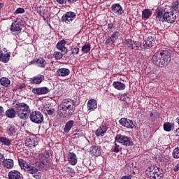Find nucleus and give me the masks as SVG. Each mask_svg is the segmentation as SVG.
<instances>
[{
	"instance_id": "obj_1",
	"label": "nucleus",
	"mask_w": 179,
	"mask_h": 179,
	"mask_svg": "<svg viewBox=\"0 0 179 179\" xmlns=\"http://www.w3.org/2000/svg\"><path fill=\"white\" fill-rule=\"evenodd\" d=\"M76 108V101L71 99H66L62 101L57 107V115L61 118L72 117Z\"/></svg>"
},
{
	"instance_id": "obj_2",
	"label": "nucleus",
	"mask_w": 179,
	"mask_h": 179,
	"mask_svg": "<svg viewBox=\"0 0 179 179\" xmlns=\"http://www.w3.org/2000/svg\"><path fill=\"white\" fill-rule=\"evenodd\" d=\"M151 61L159 68H166L171 62V53L169 50H159L152 57Z\"/></svg>"
},
{
	"instance_id": "obj_3",
	"label": "nucleus",
	"mask_w": 179,
	"mask_h": 179,
	"mask_svg": "<svg viewBox=\"0 0 179 179\" xmlns=\"http://www.w3.org/2000/svg\"><path fill=\"white\" fill-rule=\"evenodd\" d=\"M14 108L17 111V115L20 120H27L30 115V106L24 102L17 101L14 105Z\"/></svg>"
},
{
	"instance_id": "obj_4",
	"label": "nucleus",
	"mask_w": 179,
	"mask_h": 179,
	"mask_svg": "<svg viewBox=\"0 0 179 179\" xmlns=\"http://www.w3.org/2000/svg\"><path fill=\"white\" fill-rule=\"evenodd\" d=\"M18 162L21 169L24 170V171H27L28 174H31L36 179L41 178V172H38V169L36 166L27 163L23 159H18Z\"/></svg>"
},
{
	"instance_id": "obj_5",
	"label": "nucleus",
	"mask_w": 179,
	"mask_h": 179,
	"mask_svg": "<svg viewBox=\"0 0 179 179\" xmlns=\"http://www.w3.org/2000/svg\"><path fill=\"white\" fill-rule=\"evenodd\" d=\"M145 176L150 179H162L164 177L163 171L157 166H151L145 170Z\"/></svg>"
},
{
	"instance_id": "obj_6",
	"label": "nucleus",
	"mask_w": 179,
	"mask_h": 179,
	"mask_svg": "<svg viewBox=\"0 0 179 179\" xmlns=\"http://www.w3.org/2000/svg\"><path fill=\"white\" fill-rule=\"evenodd\" d=\"M115 142L121 143L124 146H134V142H132L131 137L122 134H117L115 137Z\"/></svg>"
},
{
	"instance_id": "obj_7",
	"label": "nucleus",
	"mask_w": 179,
	"mask_h": 179,
	"mask_svg": "<svg viewBox=\"0 0 179 179\" xmlns=\"http://www.w3.org/2000/svg\"><path fill=\"white\" fill-rule=\"evenodd\" d=\"M29 118L34 124H41L44 121V116L41 112L35 110L29 113Z\"/></svg>"
},
{
	"instance_id": "obj_8",
	"label": "nucleus",
	"mask_w": 179,
	"mask_h": 179,
	"mask_svg": "<svg viewBox=\"0 0 179 179\" xmlns=\"http://www.w3.org/2000/svg\"><path fill=\"white\" fill-rule=\"evenodd\" d=\"M119 123L122 127H124V128H127V129H135V128H136V122H133L127 117L121 118L119 120Z\"/></svg>"
},
{
	"instance_id": "obj_9",
	"label": "nucleus",
	"mask_w": 179,
	"mask_h": 179,
	"mask_svg": "<svg viewBox=\"0 0 179 179\" xmlns=\"http://www.w3.org/2000/svg\"><path fill=\"white\" fill-rule=\"evenodd\" d=\"M76 19V13L73 11L66 12L62 17V22H64L66 24H69Z\"/></svg>"
},
{
	"instance_id": "obj_10",
	"label": "nucleus",
	"mask_w": 179,
	"mask_h": 179,
	"mask_svg": "<svg viewBox=\"0 0 179 179\" xmlns=\"http://www.w3.org/2000/svg\"><path fill=\"white\" fill-rule=\"evenodd\" d=\"M22 21L20 18H16L12 22L10 27V31L13 32L17 31V33H20V31H22Z\"/></svg>"
},
{
	"instance_id": "obj_11",
	"label": "nucleus",
	"mask_w": 179,
	"mask_h": 179,
	"mask_svg": "<svg viewBox=\"0 0 179 179\" xmlns=\"http://www.w3.org/2000/svg\"><path fill=\"white\" fill-rule=\"evenodd\" d=\"M177 20V15L173 13V11H166L164 13V21L162 23L166 22V23L173 24Z\"/></svg>"
},
{
	"instance_id": "obj_12",
	"label": "nucleus",
	"mask_w": 179,
	"mask_h": 179,
	"mask_svg": "<svg viewBox=\"0 0 179 179\" xmlns=\"http://www.w3.org/2000/svg\"><path fill=\"white\" fill-rule=\"evenodd\" d=\"M124 43L127 47V48L135 50L136 51L139 50V47L141 45V43H139L138 41H132V39H125Z\"/></svg>"
},
{
	"instance_id": "obj_13",
	"label": "nucleus",
	"mask_w": 179,
	"mask_h": 179,
	"mask_svg": "<svg viewBox=\"0 0 179 179\" xmlns=\"http://www.w3.org/2000/svg\"><path fill=\"white\" fill-rule=\"evenodd\" d=\"M38 145V140L36 136H29L25 140V146L28 148H36Z\"/></svg>"
},
{
	"instance_id": "obj_14",
	"label": "nucleus",
	"mask_w": 179,
	"mask_h": 179,
	"mask_svg": "<svg viewBox=\"0 0 179 179\" xmlns=\"http://www.w3.org/2000/svg\"><path fill=\"white\" fill-rule=\"evenodd\" d=\"M31 92L34 93V94L41 96L43 94H47L48 93H50V89L47 87H36L33 88Z\"/></svg>"
},
{
	"instance_id": "obj_15",
	"label": "nucleus",
	"mask_w": 179,
	"mask_h": 179,
	"mask_svg": "<svg viewBox=\"0 0 179 179\" xmlns=\"http://www.w3.org/2000/svg\"><path fill=\"white\" fill-rule=\"evenodd\" d=\"M155 43H156L155 37L149 36L143 41V46H144L145 48H152V47L155 45Z\"/></svg>"
},
{
	"instance_id": "obj_16",
	"label": "nucleus",
	"mask_w": 179,
	"mask_h": 179,
	"mask_svg": "<svg viewBox=\"0 0 179 179\" xmlns=\"http://www.w3.org/2000/svg\"><path fill=\"white\" fill-rule=\"evenodd\" d=\"M111 10L113 13H115V15H122L124 13V9L122 8V6L120 5V3H114L111 6Z\"/></svg>"
},
{
	"instance_id": "obj_17",
	"label": "nucleus",
	"mask_w": 179,
	"mask_h": 179,
	"mask_svg": "<svg viewBox=\"0 0 179 179\" xmlns=\"http://www.w3.org/2000/svg\"><path fill=\"white\" fill-rule=\"evenodd\" d=\"M118 37H120V31H116L106 39V43L109 44V45H113L118 40Z\"/></svg>"
},
{
	"instance_id": "obj_18",
	"label": "nucleus",
	"mask_w": 179,
	"mask_h": 179,
	"mask_svg": "<svg viewBox=\"0 0 179 179\" xmlns=\"http://www.w3.org/2000/svg\"><path fill=\"white\" fill-rule=\"evenodd\" d=\"M71 73V70L66 68H59L56 71V75L61 78H65Z\"/></svg>"
},
{
	"instance_id": "obj_19",
	"label": "nucleus",
	"mask_w": 179,
	"mask_h": 179,
	"mask_svg": "<svg viewBox=\"0 0 179 179\" xmlns=\"http://www.w3.org/2000/svg\"><path fill=\"white\" fill-rule=\"evenodd\" d=\"M43 80L44 76L38 74L30 78L29 83H31V85H40V83H41Z\"/></svg>"
},
{
	"instance_id": "obj_20",
	"label": "nucleus",
	"mask_w": 179,
	"mask_h": 179,
	"mask_svg": "<svg viewBox=\"0 0 179 179\" xmlns=\"http://www.w3.org/2000/svg\"><path fill=\"white\" fill-rule=\"evenodd\" d=\"M166 11H164V9L163 8H158L155 10V17L157 20L159 22H164V13Z\"/></svg>"
},
{
	"instance_id": "obj_21",
	"label": "nucleus",
	"mask_w": 179,
	"mask_h": 179,
	"mask_svg": "<svg viewBox=\"0 0 179 179\" xmlns=\"http://www.w3.org/2000/svg\"><path fill=\"white\" fill-rule=\"evenodd\" d=\"M68 162L71 166H76L78 163V157L75 152H69L68 155Z\"/></svg>"
},
{
	"instance_id": "obj_22",
	"label": "nucleus",
	"mask_w": 179,
	"mask_h": 179,
	"mask_svg": "<svg viewBox=\"0 0 179 179\" xmlns=\"http://www.w3.org/2000/svg\"><path fill=\"white\" fill-rule=\"evenodd\" d=\"M66 44V41L62 39V41H59L57 43L56 48H57V50H60V51H62V52H64V54H67L68 49L65 47Z\"/></svg>"
},
{
	"instance_id": "obj_23",
	"label": "nucleus",
	"mask_w": 179,
	"mask_h": 179,
	"mask_svg": "<svg viewBox=\"0 0 179 179\" xmlns=\"http://www.w3.org/2000/svg\"><path fill=\"white\" fill-rule=\"evenodd\" d=\"M107 129H108V128L107 127V126H100L95 131V134L96 136H104V135L106 134L107 132Z\"/></svg>"
},
{
	"instance_id": "obj_24",
	"label": "nucleus",
	"mask_w": 179,
	"mask_h": 179,
	"mask_svg": "<svg viewBox=\"0 0 179 179\" xmlns=\"http://www.w3.org/2000/svg\"><path fill=\"white\" fill-rule=\"evenodd\" d=\"M10 58V52L3 53L2 52V51H1L0 61L1 62L6 64V62H9Z\"/></svg>"
},
{
	"instance_id": "obj_25",
	"label": "nucleus",
	"mask_w": 179,
	"mask_h": 179,
	"mask_svg": "<svg viewBox=\"0 0 179 179\" xmlns=\"http://www.w3.org/2000/svg\"><path fill=\"white\" fill-rule=\"evenodd\" d=\"M97 108V101L94 99H90L87 102V109L94 111Z\"/></svg>"
},
{
	"instance_id": "obj_26",
	"label": "nucleus",
	"mask_w": 179,
	"mask_h": 179,
	"mask_svg": "<svg viewBox=\"0 0 179 179\" xmlns=\"http://www.w3.org/2000/svg\"><path fill=\"white\" fill-rule=\"evenodd\" d=\"M20 176H22V174H20V172L16 170L10 171L8 173L9 179H20Z\"/></svg>"
},
{
	"instance_id": "obj_27",
	"label": "nucleus",
	"mask_w": 179,
	"mask_h": 179,
	"mask_svg": "<svg viewBox=\"0 0 179 179\" xmlns=\"http://www.w3.org/2000/svg\"><path fill=\"white\" fill-rule=\"evenodd\" d=\"M16 114H17V112L16 109L15 110L13 108H10L6 111V115L8 118H15Z\"/></svg>"
},
{
	"instance_id": "obj_28",
	"label": "nucleus",
	"mask_w": 179,
	"mask_h": 179,
	"mask_svg": "<svg viewBox=\"0 0 179 179\" xmlns=\"http://www.w3.org/2000/svg\"><path fill=\"white\" fill-rule=\"evenodd\" d=\"M74 124H75V121L73 120L68 121L66 123L65 127L64 128V132H65V134H69V131L72 129V127H73Z\"/></svg>"
},
{
	"instance_id": "obj_29",
	"label": "nucleus",
	"mask_w": 179,
	"mask_h": 179,
	"mask_svg": "<svg viewBox=\"0 0 179 179\" xmlns=\"http://www.w3.org/2000/svg\"><path fill=\"white\" fill-rule=\"evenodd\" d=\"M113 86L117 90H125V84L120 82V81H114L113 83Z\"/></svg>"
},
{
	"instance_id": "obj_30",
	"label": "nucleus",
	"mask_w": 179,
	"mask_h": 179,
	"mask_svg": "<svg viewBox=\"0 0 179 179\" xmlns=\"http://www.w3.org/2000/svg\"><path fill=\"white\" fill-rule=\"evenodd\" d=\"M150 16H152V10H150V9L147 8L142 11V19L143 20H148Z\"/></svg>"
},
{
	"instance_id": "obj_31",
	"label": "nucleus",
	"mask_w": 179,
	"mask_h": 179,
	"mask_svg": "<svg viewBox=\"0 0 179 179\" xmlns=\"http://www.w3.org/2000/svg\"><path fill=\"white\" fill-rule=\"evenodd\" d=\"M2 164H3V166L6 167V169H12L14 166L13 159H3Z\"/></svg>"
},
{
	"instance_id": "obj_32",
	"label": "nucleus",
	"mask_w": 179,
	"mask_h": 179,
	"mask_svg": "<svg viewBox=\"0 0 179 179\" xmlns=\"http://www.w3.org/2000/svg\"><path fill=\"white\" fill-rule=\"evenodd\" d=\"M171 12L175 13H179V1L172 2L171 6Z\"/></svg>"
},
{
	"instance_id": "obj_33",
	"label": "nucleus",
	"mask_w": 179,
	"mask_h": 179,
	"mask_svg": "<svg viewBox=\"0 0 179 179\" xmlns=\"http://www.w3.org/2000/svg\"><path fill=\"white\" fill-rule=\"evenodd\" d=\"M0 84L4 87H8V85H10V80L6 77H2L0 78Z\"/></svg>"
},
{
	"instance_id": "obj_34",
	"label": "nucleus",
	"mask_w": 179,
	"mask_h": 179,
	"mask_svg": "<svg viewBox=\"0 0 179 179\" xmlns=\"http://www.w3.org/2000/svg\"><path fill=\"white\" fill-rule=\"evenodd\" d=\"M37 65L39 68H45V65H47V62L44 58L39 57L37 59Z\"/></svg>"
},
{
	"instance_id": "obj_35",
	"label": "nucleus",
	"mask_w": 179,
	"mask_h": 179,
	"mask_svg": "<svg viewBox=\"0 0 179 179\" xmlns=\"http://www.w3.org/2000/svg\"><path fill=\"white\" fill-rule=\"evenodd\" d=\"M38 162H48V157H46L45 154L41 153L37 158Z\"/></svg>"
},
{
	"instance_id": "obj_36",
	"label": "nucleus",
	"mask_w": 179,
	"mask_h": 179,
	"mask_svg": "<svg viewBox=\"0 0 179 179\" xmlns=\"http://www.w3.org/2000/svg\"><path fill=\"white\" fill-rule=\"evenodd\" d=\"M16 127L13 125H10L8 127H7V132L8 134L10 135V136H12V135H15L16 134Z\"/></svg>"
},
{
	"instance_id": "obj_37",
	"label": "nucleus",
	"mask_w": 179,
	"mask_h": 179,
	"mask_svg": "<svg viewBox=\"0 0 179 179\" xmlns=\"http://www.w3.org/2000/svg\"><path fill=\"white\" fill-rule=\"evenodd\" d=\"M91 152L93 153L94 156H100L101 152H100V148L97 146H92Z\"/></svg>"
},
{
	"instance_id": "obj_38",
	"label": "nucleus",
	"mask_w": 179,
	"mask_h": 179,
	"mask_svg": "<svg viewBox=\"0 0 179 179\" xmlns=\"http://www.w3.org/2000/svg\"><path fill=\"white\" fill-rule=\"evenodd\" d=\"M71 55H78V54H79V47L76 46V45H72L71 48Z\"/></svg>"
},
{
	"instance_id": "obj_39",
	"label": "nucleus",
	"mask_w": 179,
	"mask_h": 179,
	"mask_svg": "<svg viewBox=\"0 0 179 179\" xmlns=\"http://www.w3.org/2000/svg\"><path fill=\"white\" fill-rule=\"evenodd\" d=\"M0 142L5 146H9L10 145V140L6 137H0Z\"/></svg>"
},
{
	"instance_id": "obj_40",
	"label": "nucleus",
	"mask_w": 179,
	"mask_h": 179,
	"mask_svg": "<svg viewBox=\"0 0 179 179\" xmlns=\"http://www.w3.org/2000/svg\"><path fill=\"white\" fill-rule=\"evenodd\" d=\"M158 117H159V115H157V113H156V112L150 113V121H151L152 122H155V121H156V120H157Z\"/></svg>"
},
{
	"instance_id": "obj_41",
	"label": "nucleus",
	"mask_w": 179,
	"mask_h": 179,
	"mask_svg": "<svg viewBox=\"0 0 179 179\" xmlns=\"http://www.w3.org/2000/svg\"><path fill=\"white\" fill-rule=\"evenodd\" d=\"M172 157L173 159H179V147L173 149L172 152Z\"/></svg>"
},
{
	"instance_id": "obj_42",
	"label": "nucleus",
	"mask_w": 179,
	"mask_h": 179,
	"mask_svg": "<svg viewBox=\"0 0 179 179\" xmlns=\"http://www.w3.org/2000/svg\"><path fill=\"white\" fill-rule=\"evenodd\" d=\"M121 150H122V148H120L117 143H115V146L112 147V152L118 153L119 152H121Z\"/></svg>"
},
{
	"instance_id": "obj_43",
	"label": "nucleus",
	"mask_w": 179,
	"mask_h": 179,
	"mask_svg": "<svg viewBox=\"0 0 179 179\" xmlns=\"http://www.w3.org/2000/svg\"><path fill=\"white\" fill-rule=\"evenodd\" d=\"M90 45L89 44H85L83 47H82V51L83 52H85V54H87V52H90Z\"/></svg>"
},
{
	"instance_id": "obj_44",
	"label": "nucleus",
	"mask_w": 179,
	"mask_h": 179,
	"mask_svg": "<svg viewBox=\"0 0 179 179\" xmlns=\"http://www.w3.org/2000/svg\"><path fill=\"white\" fill-rule=\"evenodd\" d=\"M172 124L170 122H166L164 124V131H166V132H170V131H171V127H172Z\"/></svg>"
},
{
	"instance_id": "obj_45",
	"label": "nucleus",
	"mask_w": 179,
	"mask_h": 179,
	"mask_svg": "<svg viewBox=\"0 0 179 179\" xmlns=\"http://www.w3.org/2000/svg\"><path fill=\"white\" fill-rule=\"evenodd\" d=\"M53 57L57 60L62 59V57H64V55H62L60 52H54Z\"/></svg>"
},
{
	"instance_id": "obj_46",
	"label": "nucleus",
	"mask_w": 179,
	"mask_h": 179,
	"mask_svg": "<svg viewBox=\"0 0 179 179\" xmlns=\"http://www.w3.org/2000/svg\"><path fill=\"white\" fill-rule=\"evenodd\" d=\"M66 171L70 177H75V170L71 167H67Z\"/></svg>"
},
{
	"instance_id": "obj_47",
	"label": "nucleus",
	"mask_w": 179,
	"mask_h": 179,
	"mask_svg": "<svg viewBox=\"0 0 179 179\" xmlns=\"http://www.w3.org/2000/svg\"><path fill=\"white\" fill-rule=\"evenodd\" d=\"M25 10L24 8H18L15 10V11L14 12V15H20L22 13H24Z\"/></svg>"
},
{
	"instance_id": "obj_48",
	"label": "nucleus",
	"mask_w": 179,
	"mask_h": 179,
	"mask_svg": "<svg viewBox=\"0 0 179 179\" xmlns=\"http://www.w3.org/2000/svg\"><path fill=\"white\" fill-rule=\"evenodd\" d=\"M38 163H39L38 164V167L41 170H44L47 167V163L48 162H38Z\"/></svg>"
},
{
	"instance_id": "obj_49",
	"label": "nucleus",
	"mask_w": 179,
	"mask_h": 179,
	"mask_svg": "<svg viewBox=\"0 0 179 179\" xmlns=\"http://www.w3.org/2000/svg\"><path fill=\"white\" fill-rule=\"evenodd\" d=\"M45 10H43V7H40L39 8V11H38V14L40 15V16H41L42 17H43V19L45 17Z\"/></svg>"
},
{
	"instance_id": "obj_50",
	"label": "nucleus",
	"mask_w": 179,
	"mask_h": 179,
	"mask_svg": "<svg viewBox=\"0 0 179 179\" xmlns=\"http://www.w3.org/2000/svg\"><path fill=\"white\" fill-rule=\"evenodd\" d=\"M120 100L121 101H127V94H123L120 96Z\"/></svg>"
},
{
	"instance_id": "obj_51",
	"label": "nucleus",
	"mask_w": 179,
	"mask_h": 179,
	"mask_svg": "<svg viewBox=\"0 0 179 179\" xmlns=\"http://www.w3.org/2000/svg\"><path fill=\"white\" fill-rule=\"evenodd\" d=\"M47 114H48V115H52V114H54L55 110H54V108L52 109H47Z\"/></svg>"
},
{
	"instance_id": "obj_52",
	"label": "nucleus",
	"mask_w": 179,
	"mask_h": 179,
	"mask_svg": "<svg viewBox=\"0 0 179 179\" xmlns=\"http://www.w3.org/2000/svg\"><path fill=\"white\" fill-rule=\"evenodd\" d=\"M37 59H38V58L34 59L32 61L29 62V65H36V64H37Z\"/></svg>"
},
{
	"instance_id": "obj_53",
	"label": "nucleus",
	"mask_w": 179,
	"mask_h": 179,
	"mask_svg": "<svg viewBox=\"0 0 179 179\" xmlns=\"http://www.w3.org/2000/svg\"><path fill=\"white\" fill-rule=\"evenodd\" d=\"M173 170L175 173H177L178 171H179V162L176 164L175 166H173Z\"/></svg>"
},
{
	"instance_id": "obj_54",
	"label": "nucleus",
	"mask_w": 179,
	"mask_h": 179,
	"mask_svg": "<svg viewBox=\"0 0 179 179\" xmlns=\"http://www.w3.org/2000/svg\"><path fill=\"white\" fill-rule=\"evenodd\" d=\"M56 1L58 2L59 5L66 4V0H56Z\"/></svg>"
},
{
	"instance_id": "obj_55",
	"label": "nucleus",
	"mask_w": 179,
	"mask_h": 179,
	"mask_svg": "<svg viewBox=\"0 0 179 179\" xmlns=\"http://www.w3.org/2000/svg\"><path fill=\"white\" fill-rule=\"evenodd\" d=\"M4 158H5V156H3V154L0 152V165H1L2 163L3 162Z\"/></svg>"
},
{
	"instance_id": "obj_56",
	"label": "nucleus",
	"mask_w": 179,
	"mask_h": 179,
	"mask_svg": "<svg viewBox=\"0 0 179 179\" xmlns=\"http://www.w3.org/2000/svg\"><path fill=\"white\" fill-rule=\"evenodd\" d=\"M120 179H132V175L123 176Z\"/></svg>"
},
{
	"instance_id": "obj_57",
	"label": "nucleus",
	"mask_w": 179,
	"mask_h": 179,
	"mask_svg": "<svg viewBox=\"0 0 179 179\" xmlns=\"http://www.w3.org/2000/svg\"><path fill=\"white\" fill-rule=\"evenodd\" d=\"M108 30H113V29H114V24H113L112 22L109 23L108 24Z\"/></svg>"
},
{
	"instance_id": "obj_58",
	"label": "nucleus",
	"mask_w": 179,
	"mask_h": 179,
	"mask_svg": "<svg viewBox=\"0 0 179 179\" xmlns=\"http://www.w3.org/2000/svg\"><path fill=\"white\" fill-rule=\"evenodd\" d=\"M66 3H70V5L78 2V0H66Z\"/></svg>"
},
{
	"instance_id": "obj_59",
	"label": "nucleus",
	"mask_w": 179,
	"mask_h": 179,
	"mask_svg": "<svg viewBox=\"0 0 179 179\" xmlns=\"http://www.w3.org/2000/svg\"><path fill=\"white\" fill-rule=\"evenodd\" d=\"M26 87V84L22 83L21 85H19V89H24Z\"/></svg>"
},
{
	"instance_id": "obj_60",
	"label": "nucleus",
	"mask_w": 179,
	"mask_h": 179,
	"mask_svg": "<svg viewBox=\"0 0 179 179\" xmlns=\"http://www.w3.org/2000/svg\"><path fill=\"white\" fill-rule=\"evenodd\" d=\"M4 111L5 110L3 109V107L0 106V116L2 115V114H3Z\"/></svg>"
},
{
	"instance_id": "obj_61",
	"label": "nucleus",
	"mask_w": 179,
	"mask_h": 179,
	"mask_svg": "<svg viewBox=\"0 0 179 179\" xmlns=\"http://www.w3.org/2000/svg\"><path fill=\"white\" fill-rule=\"evenodd\" d=\"M3 8V3H0V10Z\"/></svg>"
},
{
	"instance_id": "obj_62",
	"label": "nucleus",
	"mask_w": 179,
	"mask_h": 179,
	"mask_svg": "<svg viewBox=\"0 0 179 179\" xmlns=\"http://www.w3.org/2000/svg\"><path fill=\"white\" fill-rule=\"evenodd\" d=\"M3 51L4 52V54H6V52H8V50L6 48L3 49Z\"/></svg>"
},
{
	"instance_id": "obj_63",
	"label": "nucleus",
	"mask_w": 179,
	"mask_h": 179,
	"mask_svg": "<svg viewBox=\"0 0 179 179\" xmlns=\"http://www.w3.org/2000/svg\"><path fill=\"white\" fill-rule=\"evenodd\" d=\"M1 73H2V69L0 67V76Z\"/></svg>"
},
{
	"instance_id": "obj_64",
	"label": "nucleus",
	"mask_w": 179,
	"mask_h": 179,
	"mask_svg": "<svg viewBox=\"0 0 179 179\" xmlns=\"http://www.w3.org/2000/svg\"><path fill=\"white\" fill-rule=\"evenodd\" d=\"M83 1H86V0H83Z\"/></svg>"
}]
</instances>
